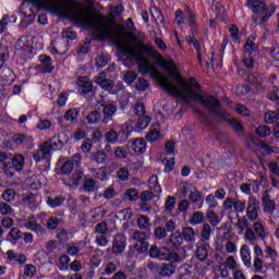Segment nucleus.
Wrapping results in <instances>:
<instances>
[{
  "label": "nucleus",
  "instance_id": "nucleus-1",
  "mask_svg": "<svg viewBox=\"0 0 279 279\" xmlns=\"http://www.w3.org/2000/svg\"><path fill=\"white\" fill-rule=\"evenodd\" d=\"M28 1L34 3V5H39L50 12L61 14V16H65V19H71L73 23L85 25V27H94V36L97 40H116L124 56L132 58L136 62H141L138 64V71L142 75L149 73L153 77H158V70L145 58V54L150 56V58H158L160 64L165 66L162 54H159L158 50L154 49V47L144 44L134 46L123 43V38L136 40V35L125 31L123 25L117 23V17L114 16H121V14H123L124 8L122 4L117 5L111 14L104 15V13L90 14L84 10H75L72 7L73 3H75L73 0H63V3L66 5H59L57 0Z\"/></svg>",
  "mask_w": 279,
  "mask_h": 279
},
{
  "label": "nucleus",
  "instance_id": "nucleus-2",
  "mask_svg": "<svg viewBox=\"0 0 279 279\" xmlns=\"http://www.w3.org/2000/svg\"><path fill=\"white\" fill-rule=\"evenodd\" d=\"M169 69L170 71V77H174L177 80L179 86H182L183 90L178 88L169 77L160 76L159 77V84L163 90H167L169 95H173V97H178L179 99H182L183 104H190V99H194V101H198V104L203 105L204 100L206 99V96L195 93L193 88L191 87V84L189 82L184 81L182 78V74L175 70V63L173 60L169 61Z\"/></svg>",
  "mask_w": 279,
  "mask_h": 279
},
{
  "label": "nucleus",
  "instance_id": "nucleus-3",
  "mask_svg": "<svg viewBox=\"0 0 279 279\" xmlns=\"http://www.w3.org/2000/svg\"><path fill=\"white\" fill-rule=\"evenodd\" d=\"M201 106H204V108H206L210 114L216 117V119L227 121L235 134H243V124L236 119H230V113L221 108V100L209 95Z\"/></svg>",
  "mask_w": 279,
  "mask_h": 279
},
{
  "label": "nucleus",
  "instance_id": "nucleus-4",
  "mask_svg": "<svg viewBox=\"0 0 279 279\" xmlns=\"http://www.w3.org/2000/svg\"><path fill=\"white\" fill-rule=\"evenodd\" d=\"M62 147H64V142L60 140V136H53L50 142H44L41 144L40 148L33 154V158L35 162H40V160L49 158L51 156V151L62 149Z\"/></svg>",
  "mask_w": 279,
  "mask_h": 279
},
{
  "label": "nucleus",
  "instance_id": "nucleus-5",
  "mask_svg": "<svg viewBox=\"0 0 279 279\" xmlns=\"http://www.w3.org/2000/svg\"><path fill=\"white\" fill-rule=\"evenodd\" d=\"M246 7L254 12V14H258L259 17V24L265 25L269 19L274 15V12H276V7L274 4H270L267 7V4L264 1L260 0H247Z\"/></svg>",
  "mask_w": 279,
  "mask_h": 279
},
{
  "label": "nucleus",
  "instance_id": "nucleus-6",
  "mask_svg": "<svg viewBox=\"0 0 279 279\" xmlns=\"http://www.w3.org/2000/svg\"><path fill=\"white\" fill-rule=\"evenodd\" d=\"M9 160L10 161L2 163L1 167L2 171H4L7 175H14V173H12L10 169H13L14 171H23V168L25 167V156L21 154H15L12 157L11 155Z\"/></svg>",
  "mask_w": 279,
  "mask_h": 279
},
{
  "label": "nucleus",
  "instance_id": "nucleus-7",
  "mask_svg": "<svg viewBox=\"0 0 279 279\" xmlns=\"http://www.w3.org/2000/svg\"><path fill=\"white\" fill-rule=\"evenodd\" d=\"M262 206L264 208V213L270 215V221H276L278 219V213L276 210V202L271 199V195L268 191H265L262 196Z\"/></svg>",
  "mask_w": 279,
  "mask_h": 279
},
{
  "label": "nucleus",
  "instance_id": "nucleus-8",
  "mask_svg": "<svg viewBox=\"0 0 279 279\" xmlns=\"http://www.w3.org/2000/svg\"><path fill=\"white\" fill-rule=\"evenodd\" d=\"M101 108H102V123L108 124L110 123V121L114 120V116L117 114V110H119V108L117 107V102L114 101H106L102 100V102L100 104Z\"/></svg>",
  "mask_w": 279,
  "mask_h": 279
},
{
  "label": "nucleus",
  "instance_id": "nucleus-9",
  "mask_svg": "<svg viewBox=\"0 0 279 279\" xmlns=\"http://www.w3.org/2000/svg\"><path fill=\"white\" fill-rule=\"evenodd\" d=\"M245 202L234 197L226 198L222 204L223 210L232 211L236 215H239V213H245Z\"/></svg>",
  "mask_w": 279,
  "mask_h": 279
},
{
  "label": "nucleus",
  "instance_id": "nucleus-10",
  "mask_svg": "<svg viewBox=\"0 0 279 279\" xmlns=\"http://www.w3.org/2000/svg\"><path fill=\"white\" fill-rule=\"evenodd\" d=\"M244 236L247 241H256V239H265L267 231H265V226L257 221L253 223V229H246Z\"/></svg>",
  "mask_w": 279,
  "mask_h": 279
},
{
  "label": "nucleus",
  "instance_id": "nucleus-11",
  "mask_svg": "<svg viewBox=\"0 0 279 279\" xmlns=\"http://www.w3.org/2000/svg\"><path fill=\"white\" fill-rule=\"evenodd\" d=\"M260 211V202L256 196H251L246 203V217L248 221H258V213Z\"/></svg>",
  "mask_w": 279,
  "mask_h": 279
},
{
  "label": "nucleus",
  "instance_id": "nucleus-12",
  "mask_svg": "<svg viewBox=\"0 0 279 279\" xmlns=\"http://www.w3.org/2000/svg\"><path fill=\"white\" fill-rule=\"evenodd\" d=\"M264 121L268 124L277 123L274 129V136L276 138H279V106L277 108V112L276 111L266 112L264 116Z\"/></svg>",
  "mask_w": 279,
  "mask_h": 279
},
{
  "label": "nucleus",
  "instance_id": "nucleus-13",
  "mask_svg": "<svg viewBox=\"0 0 279 279\" xmlns=\"http://www.w3.org/2000/svg\"><path fill=\"white\" fill-rule=\"evenodd\" d=\"M210 247V244L208 242L198 241L196 243V251L195 256L197 260L201 263H204L208 258V248Z\"/></svg>",
  "mask_w": 279,
  "mask_h": 279
},
{
  "label": "nucleus",
  "instance_id": "nucleus-14",
  "mask_svg": "<svg viewBox=\"0 0 279 279\" xmlns=\"http://www.w3.org/2000/svg\"><path fill=\"white\" fill-rule=\"evenodd\" d=\"M125 235L116 234L111 247L112 254H123L125 252Z\"/></svg>",
  "mask_w": 279,
  "mask_h": 279
},
{
  "label": "nucleus",
  "instance_id": "nucleus-15",
  "mask_svg": "<svg viewBox=\"0 0 279 279\" xmlns=\"http://www.w3.org/2000/svg\"><path fill=\"white\" fill-rule=\"evenodd\" d=\"M246 82L252 84L256 90H263L265 86V75L264 74H248L246 77Z\"/></svg>",
  "mask_w": 279,
  "mask_h": 279
},
{
  "label": "nucleus",
  "instance_id": "nucleus-16",
  "mask_svg": "<svg viewBox=\"0 0 279 279\" xmlns=\"http://www.w3.org/2000/svg\"><path fill=\"white\" fill-rule=\"evenodd\" d=\"M16 51H22L25 56H29L32 53V46L29 45V39L27 37L22 36L17 39L15 44Z\"/></svg>",
  "mask_w": 279,
  "mask_h": 279
},
{
  "label": "nucleus",
  "instance_id": "nucleus-17",
  "mask_svg": "<svg viewBox=\"0 0 279 279\" xmlns=\"http://www.w3.org/2000/svg\"><path fill=\"white\" fill-rule=\"evenodd\" d=\"M96 84L102 88V90H112L114 88V81L106 78V74L101 73L96 77Z\"/></svg>",
  "mask_w": 279,
  "mask_h": 279
},
{
  "label": "nucleus",
  "instance_id": "nucleus-18",
  "mask_svg": "<svg viewBox=\"0 0 279 279\" xmlns=\"http://www.w3.org/2000/svg\"><path fill=\"white\" fill-rule=\"evenodd\" d=\"M22 201H23V204L28 206L31 210H36V208H38V204H40V202L38 201V196L32 193L25 194Z\"/></svg>",
  "mask_w": 279,
  "mask_h": 279
},
{
  "label": "nucleus",
  "instance_id": "nucleus-19",
  "mask_svg": "<svg viewBox=\"0 0 279 279\" xmlns=\"http://www.w3.org/2000/svg\"><path fill=\"white\" fill-rule=\"evenodd\" d=\"M21 239H23V233L21 232V229L16 227L11 228L10 232L7 234V241L12 243V245H16Z\"/></svg>",
  "mask_w": 279,
  "mask_h": 279
},
{
  "label": "nucleus",
  "instance_id": "nucleus-20",
  "mask_svg": "<svg viewBox=\"0 0 279 279\" xmlns=\"http://www.w3.org/2000/svg\"><path fill=\"white\" fill-rule=\"evenodd\" d=\"M178 268V265L173 264H162L161 267L159 268V276L161 278H171L173 274H175V269Z\"/></svg>",
  "mask_w": 279,
  "mask_h": 279
},
{
  "label": "nucleus",
  "instance_id": "nucleus-21",
  "mask_svg": "<svg viewBox=\"0 0 279 279\" xmlns=\"http://www.w3.org/2000/svg\"><path fill=\"white\" fill-rule=\"evenodd\" d=\"M85 193H95L99 189L97 181L93 178H85L82 186Z\"/></svg>",
  "mask_w": 279,
  "mask_h": 279
},
{
  "label": "nucleus",
  "instance_id": "nucleus-22",
  "mask_svg": "<svg viewBox=\"0 0 279 279\" xmlns=\"http://www.w3.org/2000/svg\"><path fill=\"white\" fill-rule=\"evenodd\" d=\"M76 84L82 88V93H84V95H88V93L93 90V83L86 76L78 77Z\"/></svg>",
  "mask_w": 279,
  "mask_h": 279
},
{
  "label": "nucleus",
  "instance_id": "nucleus-23",
  "mask_svg": "<svg viewBox=\"0 0 279 279\" xmlns=\"http://www.w3.org/2000/svg\"><path fill=\"white\" fill-rule=\"evenodd\" d=\"M169 243H171L172 250L175 252L180 250L182 243H184V238L180 234V232H174L170 235Z\"/></svg>",
  "mask_w": 279,
  "mask_h": 279
},
{
  "label": "nucleus",
  "instance_id": "nucleus-24",
  "mask_svg": "<svg viewBox=\"0 0 279 279\" xmlns=\"http://www.w3.org/2000/svg\"><path fill=\"white\" fill-rule=\"evenodd\" d=\"M39 60L41 62L39 68L41 69L43 73H52L53 72V65H51V57L40 56Z\"/></svg>",
  "mask_w": 279,
  "mask_h": 279
},
{
  "label": "nucleus",
  "instance_id": "nucleus-25",
  "mask_svg": "<svg viewBox=\"0 0 279 279\" xmlns=\"http://www.w3.org/2000/svg\"><path fill=\"white\" fill-rule=\"evenodd\" d=\"M240 254L245 267H252V255L250 254V246L243 245L241 247Z\"/></svg>",
  "mask_w": 279,
  "mask_h": 279
},
{
  "label": "nucleus",
  "instance_id": "nucleus-26",
  "mask_svg": "<svg viewBox=\"0 0 279 279\" xmlns=\"http://www.w3.org/2000/svg\"><path fill=\"white\" fill-rule=\"evenodd\" d=\"M131 147L135 154H145V150L147 149L146 143L143 138H135V141L132 142Z\"/></svg>",
  "mask_w": 279,
  "mask_h": 279
},
{
  "label": "nucleus",
  "instance_id": "nucleus-27",
  "mask_svg": "<svg viewBox=\"0 0 279 279\" xmlns=\"http://www.w3.org/2000/svg\"><path fill=\"white\" fill-rule=\"evenodd\" d=\"M181 236L186 241L187 243H195V229L192 227H185L182 229Z\"/></svg>",
  "mask_w": 279,
  "mask_h": 279
},
{
  "label": "nucleus",
  "instance_id": "nucleus-28",
  "mask_svg": "<svg viewBox=\"0 0 279 279\" xmlns=\"http://www.w3.org/2000/svg\"><path fill=\"white\" fill-rule=\"evenodd\" d=\"M105 141L111 145H117V143H119V132H117L114 129H109L105 133Z\"/></svg>",
  "mask_w": 279,
  "mask_h": 279
},
{
  "label": "nucleus",
  "instance_id": "nucleus-29",
  "mask_svg": "<svg viewBox=\"0 0 279 279\" xmlns=\"http://www.w3.org/2000/svg\"><path fill=\"white\" fill-rule=\"evenodd\" d=\"M185 40L189 45H193V47L196 49L198 62L202 66V48L199 47V41H197L195 36H187Z\"/></svg>",
  "mask_w": 279,
  "mask_h": 279
},
{
  "label": "nucleus",
  "instance_id": "nucleus-30",
  "mask_svg": "<svg viewBox=\"0 0 279 279\" xmlns=\"http://www.w3.org/2000/svg\"><path fill=\"white\" fill-rule=\"evenodd\" d=\"M148 186L150 191L154 193H162V187H160V183L158 182V175H151L148 180Z\"/></svg>",
  "mask_w": 279,
  "mask_h": 279
},
{
  "label": "nucleus",
  "instance_id": "nucleus-31",
  "mask_svg": "<svg viewBox=\"0 0 279 279\" xmlns=\"http://www.w3.org/2000/svg\"><path fill=\"white\" fill-rule=\"evenodd\" d=\"M92 160L97 162V165H105L106 160H108V155L104 150H98L92 154Z\"/></svg>",
  "mask_w": 279,
  "mask_h": 279
},
{
  "label": "nucleus",
  "instance_id": "nucleus-32",
  "mask_svg": "<svg viewBox=\"0 0 279 279\" xmlns=\"http://www.w3.org/2000/svg\"><path fill=\"white\" fill-rule=\"evenodd\" d=\"M122 198L126 202H136L138 199V190L136 189H128L123 195Z\"/></svg>",
  "mask_w": 279,
  "mask_h": 279
},
{
  "label": "nucleus",
  "instance_id": "nucleus-33",
  "mask_svg": "<svg viewBox=\"0 0 279 279\" xmlns=\"http://www.w3.org/2000/svg\"><path fill=\"white\" fill-rule=\"evenodd\" d=\"M9 59L10 50L8 49V46L0 44V69H3V64H5Z\"/></svg>",
  "mask_w": 279,
  "mask_h": 279
},
{
  "label": "nucleus",
  "instance_id": "nucleus-34",
  "mask_svg": "<svg viewBox=\"0 0 279 279\" xmlns=\"http://www.w3.org/2000/svg\"><path fill=\"white\" fill-rule=\"evenodd\" d=\"M77 117H80V110H77L76 108L69 109L64 113L65 121H70V123H77Z\"/></svg>",
  "mask_w": 279,
  "mask_h": 279
},
{
  "label": "nucleus",
  "instance_id": "nucleus-35",
  "mask_svg": "<svg viewBox=\"0 0 279 279\" xmlns=\"http://www.w3.org/2000/svg\"><path fill=\"white\" fill-rule=\"evenodd\" d=\"M210 234H213V227H210V225L208 223H205L201 232L202 239L199 241H204V243H208V241H210Z\"/></svg>",
  "mask_w": 279,
  "mask_h": 279
},
{
  "label": "nucleus",
  "instance_id": "nucleus-36",
  "mask_svg": "<svg viewBox=\"0 0 279 279\" xmlns=\"http://www.w3.org/2000/svg\"><path fill=\"white\" fill-rule=\"evenodd\" d=\"M29 141H32V136H27L26 134H15L12 137V142L14 143V145H23L25 143H29Z\"/></svg>",
  "mask_w": 279,
  "mask_h": 279
},
{
  "label": "nucleus",
  "instance_id": "nucleus-37",
  "mask_svg": "<svg viewBox=\"0 0 279 279\" xmlns=\"http://www.w3.org/2000/svg\"><path fill=\"white\" fill-rule=\"evenodd\" d=\"M99 119H101V112L97 110L89 112L86 117L88 125H95L96 123H99Z\"/></svg>",
  "mask_w": 279,
  "mask_h": 279
},
{
  "label": "nucleus",
  "instance_id": "nucleus-38",
  "mask_svg": "<svg viewBox=\"0 0 279 279\" xmlns=\"http://www.w3.org/2000/svg\"><path fill=\"white\" fill-rule=\"evenodd\" d=\"M149 218L145 215H137V227L140 230H147L151 223H149Z\"/></svg>",
  "mask_w": 279,
  "mask_h": 279
},
{
  "label": "nucleus",
  "instance_id": "nucleus-39",
  "mask_svg": "<svg viewBox=\"0 0 279 279\" xmlns=\"http://www.w3.org/2000/svg\"><path fill=\"white\" fill-rule=\"evenodd\" d=\"M82 180H84V171L75 170L71 177L72 184H74V186H80Z\"/></svg>",
  "mask_w": 279,
  "mask_h": 279
},
{
  "label": "nucleus",
  "instance_id": "nucleus-40",
  "mask_svg": "<svg viewBox=\"0 0 279 279\" xmlns=\"http://www.w3.org/2000/svg\"><path fill=\"white\" fill-rule=\"evenodd\" d=\"M74 167H75V163L73 161H71V159H68L61 166V173L63 175H70V173L73 171Z\"/></svg>",
  "mask_w": 279,
  "mask_h": 279
},
{
  "label": "nucleus",
  "instance_id": "nucleus-41",
  "mask_svg": "<svg viewBox=\"0 0 279 279\" xmlns=\"http://www.w3.org/2000/svg\"><path fill=\"white\" fill-rule=\"evenodd\" d=\"M257 136H260V138H267V136L271 135V129L267 125H259L255 130Z\"/></svg>",
  "mask_w": 279,
  "mask_h": 279
},
{
  "label": "nucleus",
  "instance_id": "nucleus-42",
  "mask_svg": "<svg viewBox=\"0 0 279 279\" xmlns=\"http://www.w3.org/2000/svg\"><path fill=\"white\" fill-rule=\"evenodd\" d=\"M66 198L63 196H57L56 198L48 197L47 204L50 205L51 208H58V206H62Z\"/></svg>",
  "mask_w": 279,
  "mask_h": 279
},
{
  "label": "nucleus",
  "instance_id": "nucleus-43",
  "mask_svg": "<svg viewBox=\"0 0 279 279\" xmlns=\"http://www.w3.org/2000/svg\"><path fill=\"white\" fill-rule=\"evenodd\" d=\"M158 138H160V131L156 128L150 129L146 134V141L149 143H154V141H158Z\"/></svg>",
  "mask_w": 279,
  "mask_h": 279
},
{
  "label": "nucleus",
  "instance_id": "nucleus-44",
  "mask_svg": "<svg viewBox=\"0 0 279 279\" xmlns=\"http://www.w3.org/2000/svg\"><path fill=\"white\" fill-rule=\"evenodd\" d=\"M113 156L118 159L128 158V149L123 146H118L113 149Z\"/></svg>",
  "mask_w": 279,
  "mask_h": 279
},
{
  "label": "nucleus",
  "instance_id": "nucleus-45",
  "mask_svg": "<svg viewBox=\"0 0 279 279\" xmlns=\"http://www.w3.org/2000/svg\"><path fill=\"white\" fill-rule=\"evenodd\" d=\"M207 219L210 226H213L214 228H216V226H219L220 223L219 216H217V213H215L214 210L207 211Z\"/></svg>",
  "mask_w": 279,
  "mask_h": 279
},
{
  "label": "nucleus",
  "instance_id": "nucleus-46",
  "mask_svg": "<svg viewBox=\"0 0 279 279\" xmlns=\"http://www.w3.org/2000/svg\"><path fill=\"white\" fill-rule=\"evenodd\" d=\"M161 162L165 165V173H171L173 171V167H175V160L173 158H163Z\"/></svg>",
  "mask_w": 279,
  "mask_h": 279
},
{
  "label": "nucleus",
  "instance_id": "nucleus-47",
  "mask_svg": "<svg viewBox=\"0 0 279 279\" xmlns=\"http://www.w3.org/2000/svg\"><path fill=\"white\" fill-rule=\"evenodd\" d=\"M135 250L137 254H145V252L149 251V242H147V240L144 242H136Z\"/></svg>",
  "mask_w": 279,
  "mask_h": 279
},
{
  "label": "nucleus",
  "instance_id": "nucleus-48",
  "mask_svg": "<svg viewBox=\"0 0 279 279\" xmlns=\"http://www.w3.org/2000/svg\"><path fill=\"white\" fill-rule=\"evenodd\" d=\"M192 226H199V223H204V213L196 211L193 214L191 218Z\"/></svg>",
  "mask_w": 279,
  "mask_h": 279
},
{
  "label": "nucleus",
  "instance_id": "nucleus-49",
  "mask_svg": "<svg viewBox=\"0 0 279 279\" xmlns=\"http://www.w3.org/2000/svg\"><path fill=\"white\" fill-rule=\"evenodd\" d=\"M133 241H137V243H143L147 241V233L145 231H134L132 233Z\"/></svg>",
  "mask_w": 279,
  "mask_h": 279
},
{
  "label": "nucleus",
  "instance_id": "nucleus-50",
  "mask_svg": "<svg viewBox=\"0 0 279 279\" xmlns=\"http://www.w3.org/2000/svg\"><path fill=\"white\" fill-rule=\"evenodd\" d=\"M15 197H16V192L13 189H7L2 193V198L4 199V202H14Z\"/></svg>",
  "mask_w": 279,
  "mask_h": 279
},
{
  "label": "nucleus",
  "instance_id": "nucleus-51",
  "mask_svg": "<svg viewBox=\"0 0 279 279\" xmlns=\"http://www.w3.org/2000/svg\"><path fill=\"white\" fill-rule=\"evenodd\" d=\"M150 122H151V118H149L148 116H142V118H140L137 121V129L145 130Z\"/></svg>",
  "mask_w": 279,
  "mask_h": 279
},
{
  "label": "nucleus",
  "instance_id": "nucleus-52",
  "mask_svg": "<svg viewBox=\"0 0 279 279\" xmlns=\"http://www.w3.org/2000/svg\"><path fill=\"white\" fill-rule=\"evenodd\" d=\"M226 267L231 271L239 269V264L236 263V259H234V256L231 255L226 259Z\"/></svg>",
  "mask_w": 279,
  "mask_h": 279
},
{
  "label": "nucleus",
  "instance_id": "nucleus-53",
  "mask_svg": "<svg viewBox=\"0 0 279 279\" xmlns=\"http://www.w3.org/2000/svg\"><path fill=\"white\" fill-rule=\"evenodd\" d=\"M166 260H169L168 264L170 265H178V263L182 260V257H180V254L169 251L168 258Z\"/></svg>",
  "mask_w": 279,
  "mask_h": 279
},
{
  "label": "nucleus",
  "instance_id": "nucleus-54",
  "mask_svg": "<svg viewBox=\"0 0 279 279\" xmlns=\"http://www.w3.org/2000/svg\"><path fill=\"white\" fill-rule=\"evenodd\" d=\"M108 62H110V58L106 54H100L96 58V66H98V69H104Z\"/></svg>",
  "mask_w": 279,
  "mask_h": 279
},
{
  "label": "nucleus",
  "instance_id": "nucleus-55",
  "mask_svg": "<svg viewBox=\"0 0 279 279\" xmlns=\"http://www.w3.org/2000/svg\"><path fill=\"white\" fill-rule=\"evenodd\" d=\"M96 234H108V223L106 221H101L95 226Z\"/></svg>",
  "mask_w": 279,
  "mask_h": 279
},
{
  "label": "nucleus",
  "instance_id": "nucleus-56",
  "mask_svg": "<svg viewBox=\"0 0 279 279\" xmlns=\"http://www.w3.org/2000/svg\"><path fill=\"white\" fill-rule=\"evenodd\" d=\"M256 49V44L254 43V37L251 36L247 38L246 44L244 46V53H252Z\"/></svg>",
  "mask_w": 279,
  "mask_h": 279
},
{
  "label": "nucleus",
  "instance_id": "nucleus-57",
  "mask_svg": "<svg viewBox=\"0 0 279 279\" xmlns=\"http://www.w3.org/2000/svg\"><path fill=\"white\" fill-rule=\"evenodd\" d=\"M38 226V222L36 221V218L29 217L25 222H24V228L26 230H31V232H34Z\"/></svg>",
  "mask_w": 279,
  "mask_h": 279
},
{
  "label": "nucleus",
  "instance_id": "nucleus-58",
  "mask_svg": "<svg viewBox=\"0 0 279 279\" xmlns=\"http://www.w3.org/2000/svg\"><path fill=\"white\" fill-rule=\"evenodd\" d=\"M173 208H175V197L168 196L165 203L166 213H172Z\"/></svg>",
  "mask_w": 279,
  "mask_h": 279
},
{
  "label": "nucleus",
  "instance_id": "nucleus-59",
  "mask_svg": "<svg viewBox=\"0 0 279 279\" xmlns=\"http://www.w3.org/2000/svg\"><path fill=\"white\" fill-rule=\"evenodd\" d=\"M96 243L99 247H106L108 245V233L97 234Z\"/></svg>",
  "mask_w": 279,
  "mask_h": 279
},
{
  "label": "nucleus",
  "instance_id": "nucleus-60",
  "mask_svg": "<svg viewBox=\"0 0 279 279\" xmlns=\"http://www.w3.org/2000/svg\"><path fill=\"white\" fill-rule=\"evenodd\" d=\"M189 199L192 201L193 204H197V202H202V193L195 189L190 192Z\"/></svg>",
  "mask_w": 279,
  "mask_h": 279
},
{
  "label": "nucleus",
  "instance_id": "nucleus-61",
  "mask_svg": "<svg viewBox=\"0 0 279 279\" xmlns=\"http://www.w3.org/2000/svg\"><path fill=\"white\" fill-rule=\"evenodd\" d=\"M36 275V266L32 264H27L24 266V276H27V278H34Z\"/></svg>",
  "mask_w": 279,
  "mask_h": 279
},
{
  "label": "nucleus",
  "instance_id": "nucleus-62",
  "mask_svg": "<svg viewBox=\"0 0 279 279\" xmlns=\"http://www.w3.org/2000/svg\"><path fill=\"white\" fill-rule=\"evenodd\" d=\"M135 88L136 90H147L149 88V82L145 78H138Z\"/></svg>",
  "mask_w": 279,
  "mask_h": 279
},
{
  "label": "nucleus",
  "instance_id": "nucleus-63",
  "mask_svg": "<svg viewBox=\"0 0 279 279\" xmlns=\"http://www.w3.org/2000/svg\"><path fill=\"white\" fill-rule=\"evenodd\" d=\"M134 112L136 117H145V112H146L145 104L136 102L134 107Z\"/></svg>",
  "mask_w": 279,
  "mask_h": 279
},
{
  "label": "nucleus",
  "instance_id": "nucleus-64",
  "mask_svg": "<svg viewBox=\"0 0 279 279\" xmlns=\"http://www.w3.org/2000/svg\"><path fill=\"white\" fill-rule=\"evenodd\" d=\"M11 213H14V209H12V206L5 202L0 203V215H10Z\"/></svg>",
  "mask_w": 279,
  "mask_h": 279
}]
</instances>
